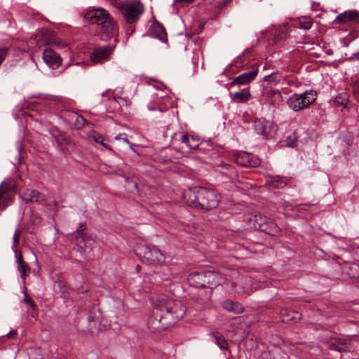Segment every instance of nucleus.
I'll return each mask as SVG.
<instances>
[{
    "mask_svg": "<svg viewBox=\"0 0 359 359\" xmlns=\"http://www.w3.org/2000/svg\"><path fill=\"white\" fill-rule=\"evenodd\" d=\"M278 72H273L269 75H266L264 77V81H271L275 83H277L280 81V79L277 78Z\"/></svg>",
    "mask_w": 359,
    "mask_h": 359,
    "instance_id": "36",
    "label": "nucleus"
},
{
    "mask_svg": "<svg viewBox=\"0 0 359 359\" xmlns=\"http://www.w3.org/2000/svg\"><path fill=\"white\" fill-rule=\"evenodd\" d=\"M235 162L242 167H257L259 165V159L248 152L240 151L234 155Z\"/></svg>",
    "mask_w": 359,
    "mask_h": 359,
    "instance_id": "14",
    "label": "nucleus"
},
{
    "mask_svg": "<svg viewBox=\"0 0 359 359\" xmlns=\"http://www.w3.org/2000/svg\"><path fill=\"white\" fill-rule=\"evenodd\" d=\"M324 343L330 350L343 352L348 348L351 339L347 337H330L325 339Z\"/></svg>",
    "mask_w": 359,
    "mask_h": 359,
    "instance_id": "12",
    "label": "nucleus"
},
{
    "mask_svg": "<svg viewBox=\"0 0 359 359\" xmlns=\"http://www.w3.org/2000/svg\"><path fill=\"white\" fill-rule=\"evenodd\" d=\"M205 22H200L198 29L195 30L196 34H199L202 32L204 28Z\"/></svg>",
    "mask_w": 359,
    "mask_h": 359,
    "instance_id": "49",
    "label": "nucleus"
},
{
    "mask_svg": "<svg viewBox=\"0 0 359 359\" xmlns=\"http://www.w3.org/2000/svg\"><path fill=\"white\" fill-rule=\"evenodd\" d=\"M8 50L9 48L8 47H4L0 48V65L6 57Z\"/></svg>",
    "mask_w": 359,
    "mask_h": 359,
    "instance_id": "40",
    "label": "nucleus"
},
{
    "mask_svg": "<svg viewBox=\"0 0 359 359\" xmlns=\"http://www.w3.org/2000/svg\"><path fill=\"white\" fill-rule=\"evenodd\" d=\"M20 233V231L18 229H17L14 233V235H13V248H16V247L19 244Z\"/></svg>",
    "mask_w": 359,
    "mask_h": 359,
    "instance_id": "38",
    "label": "nucleus"
},
{
    "mask_svg": "<svg viewBox=\"0 0 359 359\" xmlns=\"http://www.w3.org/2000/svg\"><path fill=\"white\" fill-rule=\"evenodd\" d=\"M262 246L260 243H255L245 245V243H238L236 246V249L238 251H245L248 252H257L259 250V248Z\"/></svg>",
    "mask_w": 359,
    "mask_h": 359,
    "instance_id": "27",
    "label": "nucleus"
},
{
    "mask_svg": "<svg viewBox=\"0 0 359 359\" xmlns=\"http://www.w3.org/2000/svg\"><path fill=\"white\" fill-rule=\"evenodd\" d=\"M259 70L257 68L253 69L251 71L243 73L234 78L233 80L229 83L231 86L236 85H246L252 81L257 76Z\"/></svg>",
    "mask_w": 359,
    "mask_h": 359,
    "instance_id": "17",
    "label": "nucleus"
},
{
    "mask_svg": "<svg viewBox=\"0 0 359 359\" xmlns=\"http://www.w3.org/2000/svg\"><path fill=\"white\" fill-rule=\"evenodd\" d=\"M15 192V183L8 179L0 184V211L6 209L12 201Z\"/></svg>",
    "mask_w": 359,
    "mask_h": 359,
    "instance_id": "9",
    "label": "nucleus"
},
{
    "mask_svg": "<svg viewBox=\"0 0 359 359\" xmlns=\"http://www.w3.org/2000/svg\"><path fill=\"white\" fill-rule=\"evenodd\" d=\"M349 61H359V51L358 53H353L349 58Z\"/></svg>",
    "mask_w": 359,
    "mask_h": 359,
    "instance_id": "47",
    "label": "nucleus"
},
{
    "mask_svg": "<svg viewBox=\"0 0 359 359\" xmlns=\"http://www.w3.org/2000/svg\"><path fill=\"white\" fill-rule=\"evenodd\" d=\"M151 35L161 41H167V34L165 28L159 23H157L151 27Z\"/></svg>",
    "mask_w": 359,
    "mask_h": 359,
    "instance_id": "23",
    "label": "nucleus"
},
{
    "mask_svg": "<svg viewBox=\"0 0 359 359\" xmlns=\"http://www.w3.org/2000/svg\"><path fill=\"white\" fill-rule=\"evenodd\" d=\"M128 184L130 185V184H132L134 189L135 190H137V183L135 182H133V181H128Z\"/></svg>",
    "mask_w": 359,
    "mask_h": 359,
    "instance_id": "52",
    "label": "nucleus"
},
{
    "mask_svg": "<svg viewBox=\"0 0 359 359\" xmlns=\"http://www.w3.org/2000/svg\"><path fill=\"white\" fill-rule=\"evenodd\" d=\"M212 290H204L198 289L194 292L191 297L194 302L196 304V309H203L206 306L209 305Z\"/></svg>",
    "mask_w": 359,
    "mask_h": 359,
    "instance_id": "13",
    "label": "nucleus"
},
{
    "mask_svg": "<svg viewBox=\"0 0 359 359\" xmlns=\"http://www.w3.org/2000/svg\"><path fill=\"white\" fill-rule=\"evenodd\" d=\"M151 301L153 309L147 325L152 332L168 329L182 319L187 311L180 301L169 299L165 295L153 297Z\"/></svg>",
    "mask_w": 359,
    "mask_h": 359,
    "instance_id": "1",
    "label": "nucleus"
},
{
    "mask_svg": "<svg viewBox=\"0 0 359 359\" xmlns=\"http://www.w3.org/2000/svg\"><path fill=\"white\" fill-rule=\"evenodd\" d=\"M231 1H232V0H223V1H219L218 3L217 7L219 9H222V8H224L226 6H227Z\"/></svg>",
    "mask_w": 359,
    "mask_h": 359,
    "instance_id": "44",
    "label": "nucleus"
},
{
    "mask_svg": "<svg viewBox=\"0 0 359 359\" xmlns=\"http://www.w3.org/2000/svg\"><path fill=\"white\" fill-rule=\"evenodd\" d=\"M181 141L184 143L189 149H195L199 146V139L189 135H182Z\"/></svg>",
    "mask_w": 359,
    "mask_h": 359,
    "instance_id": "25",
    "label": "nucleus"
},
{
    "mask_svg": "<svg viewBox=\"0 0 359 359\" xmlns=\"http://www.w3.org/2000/svg\"><path fill=\"white\" fill-rule=\"evenodd\" d=\"M287 104L291 109L296 111L306 107V104H304V101L300 94H294L291 96L287 100Z\"/></svg>",
    "mask_w": 359,
    "mask_h": 359,
    "instance_id": "22",
    "label": "nucleus"
},
{
    "mask_svg": "<svg viewBox=\"0 0 359 359\" xmlns=\"http://www.w3.org/2000/svg\"><path fill=\"white\" fill-rule=\"evenodd\" d=\"M253 127L257 134L266 139L272 138L277 130L276 126L265 118L255 119L253 121Z\"/></svg>",
    "mask_w": 359,
    "mask_h": 359,
    "instance_id": "10",
    "label": "nucleus"
},
{
    "mask_svg": "<svg viewBox=\"0 0 359 359\" xmlns=\"http://www.w3.org/2000/svg\"><path fill=\"white\" fill-rule=\"evenodd\" d=\"M115 47V45H107L95 48L90 55L92 62L95 64H100L109 60Z\"/></svg>",
    "mask_w": 359,
    "mask_h": 359,
    "instance_id": "11",
    "label": "nucleus"
},
{
    "mask_svg": "<svg viewBox=\"0 0 359 359\" xmlns=\"http://www.w3.org/2000/svg\"><path fill=\"white\" fill-rule=\"evenodd\" d=\"M86 21L97 26L96 32L97 36L103 41L111 39L118 30V25L109 12L102 8H92L84 15Z\"/></svg>",
    "mask_w": 359,
    "mask_h": 359,
    "instance_id": "2",
    "label": "nucleus"
},
{
    "mask_svg": "<svg viewBox=\"0 0 359 359\" xmlns=\"http://www.w3.org/2000/svg\"><path fill=\"white\" fill-rule=\"evenodd\" d=\"M222 305L225 310L234 314H241L244 311V307L241 304L229 299L224 301Z\"/></svg>",
    "mask_w": 359,
    "mask_h": 359,
    "instance_id": "21",
    "label": "nucleus"
},
{
    "mask_svg": "<svg viewBox=\"0 0 359 359\" xmlns=\"http://www.w3.org/2000/svg\"><path fill=\"white\" fill-rule=\"evenodd\" d=\"M219 166L228 170H229V172H228L229 175H232L235 172L233 168L231 167V165L230 164H227V163H221Z\"/></svg>",
    "mask_w": 359,
    "mask_h": 359,
    "instance_id": "42",
    "label": "nucleus"
},
{
    "mask_svg": "<svg viewBox=\"0 0 359 359\" xmlns=\"http://www.w3.org/2000/svg\"><path fill=\"white\" fill-rule=\"evenodd\" d=\"M112 5L120 11L128 24L137 22L144 11L143 4L140 1L112 0Z\"/></svg>",
    "mask_w": 359,
    "mask_h": 359,
    "instance_id": "5",
    "label": "nucleus"
},
{
    "mask_svg": "<svg viewBox=\"0 0 359 359\" xmlns=\"http://www.w3.org/2000/svg\"><path fill=\"white\" fill-rule=\"evenodd\" d=\"M22 198L27 203H40L44 201V196L37 190L28 189L24 191Z\"/></svg>",
    "mask_w": 359,
    "mask_h": 359,
    "instance_id": "20",
    "label": "nucleus"
},
{
    "mask_svg": "<svg viewBox=\"0 0 359 359\" xmlns=\"http://www.w3.org/2000/svg\"><path fill=\"white\" fill-rule=\"evenodd\" d=\"M34 39L39 46L56 43L54 32L48 29H38L34 34Z\"/></svg>",
    "mask_w": 359,
    "mask_h": 359,
    "instance_id": "15",
    "label": "nucleus"
},
{
    "mask_svg": "<svg viewBox=\"0 0 359 359\" xmlns=\"http://www.w3.org/2000/svg\"><path fill=\"white\" fill-rule=\"evenodd\" d=\"M50 98L49 100H55V97H54V96H50Z\"/></svg>",
    "mask_w": 359,
    "mask_h": 359,
    "instance_id": "56",
    "label": "nucleus"
},
{
    "mask_svg": "<svg viewBox=\"0 0 359 359\" xmlns=\"http://www.w3.org/2000/svg\"><path fill=\"white\" fill-rule=\"evenodd\" d=\"M89 137L95 142L100 144L107 149H111V148L104 142V137L100 134L93 132Z\"/></svg>",
    "mask_w": 359,
    "mask_h": 359,
    "instance_id": "33",
    "label": "nucleus"
},
{
    "mask_svg": "<svg viewBox=\"0 0 359 359\" xmlns=\"http://www.w3.org/2000/svg\"><path fill=\"white\" fill-rule=\"evenodd\" d=\"M357 280L359 283V276L358 277Z\"/></svg>",
    "mask_w": 359,
    "mask_h": 359,
    "instance_id": "59",
    "label": "nucleus"
},
{
    "mask_svg": "<svg viewBox=\"0 0 359 359\" xmlns=\"http://www.w3.org/2000/svg\"><path fill=\"white\" fill-rule=\"evenodd\" d=\"M17 335V331L12 330L7 334L8 338H13Z\"/></svg>",
    "mask_w": 359,
    "mask_h": 359,
    "instance_id": "50",
    "label": "nucleus"
},
{
    "mask_svg": "<svg viewBox=\"0 0 359 359\" xmlns=\"http://www.w3.org/2000/svg\"><path fill=\"white\" fill-rule=\"evenodd\" d=\"M334 105L337 107L343 106L344 107H347V104L349 102V96L346 93H339L334 98Z\"/></svg>",
    "mask_w": 359,
    "mask_h": 359,
    "instance_id": "28",
    "label": "nucleus"
},
{
    "mask_svg": "<svg viewBox=\"0 0 359 359\" xmlns=\"http://www.w3.org/2000/svg\"><path fill=\"white\" fill-rule=\"evenodd\" d=\"M88 321L89 330L93 331V330L97 327V324L100 322V316L97 315L95 313L90 311L88 317Z\"/></svg>",
    "mask_w": 359,
    "mask_h": 359,
    "instance_id": "29",
    "label": "nucleus"
},
{
    "mask_svg": "<svg viewBox=\"0 0 359 359\" xmlns=\"http://www.w3.org/2000/svg\"><path fill=\"white\" fill-rule=\"evenodd\" d=\"M56 286L58 288L60 292L64 296L66 297V294L68 292V285L65 282L58 280L56 282Z\"/></svg>",
    "mask_w": 359,
    "mask_h": 359,
    "instance_id": "35",
    "label": "nucleus"
},
{
    "mask_svg": "<svg viewBox=\"0 0 359 359\" xmlns=\"http://www.w3.org/2000/svg\"><path fill=\"white\" fill-rule=\"evenodd\" d=\"M344 270L351 278L357 279L359 276V264L355 262L344 266Z\"/></svg>",
    "mask_w": 359,
    "mask_h": 359,
    "instance_id": "26",
    "label": "nucleus"
},
{
    "mask_svg": "<svg viewBox=\"0 0 359 359\" xmlns=\"http://www.w3.org/2000/svg\"><path fill=\"white\" fill-rule=\"evenodd\" d=\"M55 205H57V203L56 201L54 202Z\"/></svg>",
    "mask_w": 359,
    "mask_h": 359,
    "instance_id": "57",
    "label": "nucleus"
},
{
    "mask_svg": "<svg viewBox=\"0 0 359 359\" xmlns=\"http://www.w3.org/2000/svg\"><path fill=\"white\" fill-rule=\"evenodd\" d=\"M237 236V241H238L241 239L245 238V236L243 233H238L236 234Z\"/></svg>",
    "mask_w": 359,
    "mask_h": 359,
    "instance_id": "53",
    "label": "nucleus"
},
{
    "mask_svg": "<svg viewBox=\"0 0 359 359\" xmlns=\"http://www.w3.org/2000/svg\"><path fill=\"white\" fill-rule=\"evenodd\" d=\"M123 135H126L125 134L122 135V134H118L117 135L116 137H115V140H123L125 142L129 144V141L128 140V139L126 137H123Z\"/></svg>",
    "mask_w": 359,
    "mask_h": 359,
    "instance_id": "48",
    "label": "nucleus"
},
{
    "mask_svg": "<svg viewBox=\"0 0 359 359\" xmlns=\"http://www.w3.org/2000/svg\"><path fill=\"white\" fill-rule=\"evenodd\" d=\"M85 229V224H80L76 231L72 233L69 237V239L75 241L81 255L89 253L92 250L94 244L93 239L84 231Z\"/></svg>",
    "mask_w": 359,
    "mask_h": 359,
    "instance_id": "8",
    "label": "nucleus"
},
{
    "mask_svg": "<svg viewBox=\"0 0 359 359\" xmlns=\"http://www.w3.org/2000/svg\"><path fill=\"white\" fill-rule=\"evenodd\" d=\"M291 313H292V316L290 318L291 320H294V319L298 318L299 317V313L298 312L292 311Z\"/></svg>",
    "mask_w": 359,
    "mask_h": 359,
    "instance_id": "51",
    "label": "nucleus"
},
{
    "mask_svg": "<svg viewBox=\"0 0 359 359\" xmlns=\"http://www.w3.org/2000/svg\"><path fill=\"white\" fill-rule=\"evenodd\" d=\"M247 220L255 229L269 235L275 236L280 232V229L277 224L266 216L250 215Z\"/></svg>",
    "mask_w": 359,
    "mask_h": 359,
    "instance_id": "7",
    "label": "nucleus"
},
{
    "mask_svg": "<svg viewBox=\"0 0 359 359\" xmlns=\"http://www.w3.org/2000/svg\"><path fill=\"white\" fill-rule=\"evenodd\" d=\"M140 269H141V266H140V265H139V264H138V265H137V266H136V271H137V272H139V271H140Z\"/></svg>",
    "mask_w": 359,
    "mask_h": 359,
    "instance_id": "55",
    "label": "nucleus"
},
{
    "mask_svg": "<svg viewBox=\"0 0 359 359\" xmlns=\"http://www.w3.org/2000/svg\"><path fill=\"white\" fill-rule=\"evenodd\" d=\"M287 180L286 177L276 176L271 180L272 186L276 189H281L287 184Z\"/></svg>",
    "mask_w": 359,
    "mask_h": 359,
    "instance_id": "30",
    "label": "nucleus"
},
{
    "mask_svg": "<svg viewBox=\"0 0 359 359\" xmlns=\"http://www.w3.org/2000/svg\"><path fill=\"white\" fill-rule=\"evenodd\" d=\"M76 121L79 125L84 126L86 120L81 116H77Z\"/></svg>",
    "mask_w": 359,
    "mask_h": 359,
    "instance_id": "46",
    "label": "nucleus"
},
{
    "mask_svg": "<svg viewBox=\"0 0 359 359\" xmlns=\"http://www.w3.org/2000/svg\"><path fill=\"white\" fill-rule=\"evenodd\" d=\"M215 342L221 349H226L228 343L225 338L218 332L215 334Z\"/></svg>",
    "mask_w": 359,
    "mask_h": 359,
    "instance_id": "32",
    "label": "nucleus"
},
{
    "mask_svg": "<svg viewBox=\"0 0 359 359\" xmlns=\"http://www.w3.org/2000/svg\"><path fill=\"white\" fill-rule=\"evenodd\" d=\"M264 94L269 98V104L273 107H279L283 102V96L279 90L272 88H266Z\"/></svg>",
    "mask_w": 359,
    "mask_h": 359,
    "instance_id": "19",
    "label": "nucleus"
},
{
    "mask_svg": "<svg viewBox=\"0 0 359 359\" xmlns=\"http://www.w3.org/2000/svg\"><path fill=\"white\" fill-rule=\"evenodd\" d=\"M24 302L26 304H29L33 309L36 308V304L29 297V294L27 292H25Z\"/></svg>",
    "mask_w": 359,
    "mask_h": 359,
    "instance_id": "39",
    "label": "nucleus"
},
{
    "mask_svg": "<svg viewBox=\"0 0 359 359\" xmlns=\"http://www.w3.org/2000/svg\"><path fill=\"white\" fill-rule=\"evenodd\" d=\"M286 144L290 147H294L297 146V142L296 141L292 140V137L291 136H290L288 137V139L287 140V143Z\"/></svg>",
    "mask_w": 359,
    "mask_h": 359,
    "instance_id": "45",
    "label": "nucleus"
},
{
    "mask_svg": "<svg viewBox=\"0 0 359 359\" xmlns=\"http://www.w3.org/2000/svg\"><path fill=\"white\" fill-rule=\"evenodd\" d=\"M55 139L60 147H62L65 144L67 145V144H70L69 140L66 137H63V136L55 137Z\"/></svg>",
    "mask_w": 359,
    "mask_h": 359,
    "instance_id": "37",
    "label": "nucleus"
},
{
    "mask_svg": "<svg viewBox=\"0 0 359 359\" xmlns=\"http://www.w3.org/2000/svg\"><path fill=\"white\" fill-rule=\"evenodd\" d=\"M43 60L50 68L57 69L62 63L60 55L50 48H46L43 52Z\"/></svg>",
    "mask_w": 359,
    "mask_h": 359,
    "instance_id": "16",
    "label": "nucleus"
},
{
    "mask_svg": "<svg viewBox=\"0 0 359 359\" xmlns=\"http://www.w3.org/2000/svg\"><path fill=\"white\" fill-rule=\"evenodd\" d=\"M194 1V0H175V2H184V3H187V4H191Z\"/></svg>",
    "mask_w": 359,
    "mask_h": 359,
    "instance_id": "54",
    "label": "nucleus"
},
{
    "mask_svg": "<svg viewBox=\"0 0 359 359\" xmlns=\"http://www.w3.org/2000/svg\"><path fill=\"white\" fill-rule=\"evenodd\" d=\"M220 280V275L212 271L193 272L187 278V281L191 286L200 289L208 288V290H212L219 285Z\"/></svg>",
    "mask_w": 359,
    "mask_h": 359,
    "instance_id": "4",
    "label": "nucleus"
},
{
    "mask_svg": "<svg viewBox=\"0 0 359 359\" xmlns=\"http://www.w3.org/2000/svg\"><path fill=\"white\" fill-rule=\"evenodd\" d=\"M18 264V271L20 273V276H21L23 282H25V276H27V272L29 271V268L25 262L20 263Z\"/></svg>",
    "mask_w": 359,
    "mask_h": 359,
    "instance_id": "34",
    "label": "nucleus"
},
{
    "mask_svg": "<svg viewBox=\"0 0 359 359\" xmlns=\"http://www.w3.org/2000/svg\"><path fill=\"white\" fill-rule=\"evenodd\" d=\"M183 198L188 205L205 210L217 208L220 201L219 194L204 187L188 189L184 192Z\"/></svg>",
    "mask_w": 359,
    "mask_h": 359,
    "instance_id": "3",
    "label": "nucleus"
},
{
    "mask_svg": "<svg viewBox=\"0 0 359 359\" xmlns=\"http://www.w3.org/2000/svg\"><path fill=\"white\" fill-rule=\"evenodd\" d=\"M245 255V253H243V252H242V253L241 254V255Z\"/></svg>",
    "mask_w": 359,
    "mask_h": 359,
    "instance_id": "58",
    "label": "nucleus"
},
{
    "mask_svg": "<svg viewBox=\"0 0 359 359\" xmlns=\"http://www.w3.org/2000/svg\"><path fill=\"white\" fill-rule=\"evenodd\" d=\"M359 20V11H346L337 15L334 21L335 24L345 25L348 22H355Z\"/></svg>",
    "mask_w": 359,
    "mask_h": 359,
    "instance_id": "18",
    "label": "nucleus"
},
{
    "mask_svg": "<svg viewBox=\"0 0 359 359\" xmlns=\"http://www.w3.org/2000/svg\"><path fill=\"white\" fill-rule=\"evenodd\" d=\"M14 251L15 252L17 263L20 264V263L24 262L22 252H18L16 249H15Z\"/></svg>",
    "mask_w": 359,
    "mask_h": 359,
    "instance_id": "43",
    "label": "nucleus"
},
{
    "mask_svg": "<svg viewBox=\"0 0 359 359\" xmlns=\"http://www.w3.org/2000/svg\"><path fill=\"white\" fill-rule=\"evenodd\" d=\"M312 25H313V22L311 21H306V22H301L299 25V27L301 29H303L305 30H309L311 28Z\"/></svg>",
    "mask_w": 359,
    "mask_h": 359,
    "instance_id": "41",
    "label": "nucleus"
},
{
    "mask_svg": "<svg viewBox=\"0 0 359 359\" xmlns=\"http://www.w3.org/2000/svg\"><path fill=\"white\" fill-rule=\"evenodd\" d=\"M304 104H306V107L314 102L316 100V94L313 93V91L306 92L304 93L300 94Z\"/></svg>",
    "mask_w": 359,
    "mask_h": 359,
    "instance_id": "31",
    "label": "nucleus"
},
{
    "mask_svg": "<svg viewBox=\"0 0 359 359\" xmlns=\"http://www.w3.org/2000/svg\"><path fill=\"white\" fill-rule=\"evenodd\" d=\"M250 98L251 94L248 88H245L241 91L236 92L232 97L233 100L239 103L247 102Z\"/></svg>",
    "mask_w": 359,
    "mask_h": 359,
    "instance_id": "24",
    "label": "nucleus"
},
{
    "mask_svg": "<svg viewBox=\"0 0 359 359\" xmlns=\"http://www.w3.org/2000/svg\"><path fill=\"white\" fill-rule=\"evenodd\" d=\"M135 252L142 262H146L151 265H159L165 261L163 254L155 246L139 243L135 246Z\"/></svg>",
    "mask_w": 359,
    "mask_h": 359,
    "instance_id": "6",
    "label": "nucleus"
}]
</instances>
